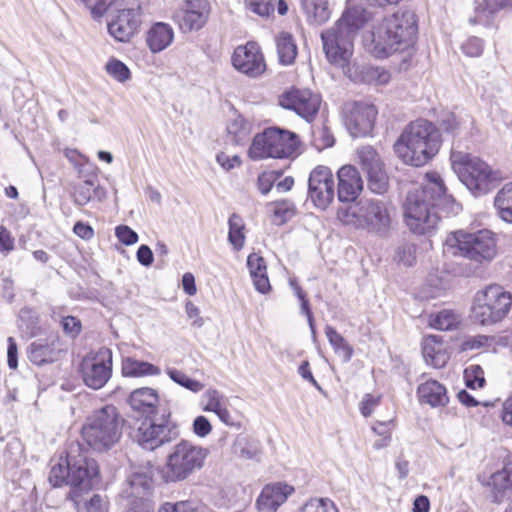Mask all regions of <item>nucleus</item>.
Instances as JSON below:
<instances>
[{"mask_svg":"<svg viewBox=\"0 0 512 512\" xmlns=\"http://www.w3.org/2000/svg\"><path fill=\"white\" fill-rule=\"evenodd\" d=\"M275 42L280 64H293L297 56V45L293 36L283 31L275 38Z\"/></svg>","mask_w":512,"mask_h":512,"instance_id":"32","label":"nucleus"},{"mask_svg":"<svg viewBox=\"0 0 512 512\" xmlns=\"http://www.w3.org/2000/svg\"><path fill=\"white\" fill-rule=\"evenodd\" d=\"M299 144V138L294 132L270 127L254 136L248 155L255 161L289 158L296 153Z\"/></svg>","mask_w":512,"mask_h":512,"instance_id":"11","label":"nucleus"},{"mask_svg":"<svg viewBox=\"0 0 512 512\" xmlns=\"http://www.w3.org/2000/svg\"><path fill=\"white\" fill-rule=\"evenodd\" d=\"M83 382L94 390L105 386L112 375V352L108 348H100L97 352L86 356L80 365Z\"/></svg>","mask_w":512,"mask_h":512,"instance_id":"14","label":"nucleus"},{"mask_svg":"<svg viewBox=\"0 0 512 512\" xmlns=\"http://www.w3.org/2000/svg\"><path fill=\"white\" fill-rule=\"evenodd\" d=\"M338 199L342 203L354 202L363 190V180L359 171L351 165L342 166L337 173Z\"/></svg>","mask_w":512,"mask_h":512,"instance_id":"20","label":"nucleus"},{"mask_svg":"<svg viewBox=\"0 0 512 512\" xmlns=\"http://www.w3.org/2000/svg\"><path fill=\"white\" fill-rule=\"evenodd\" d=\"M460 322V318L452 310H442L430 316L429 324L432 328L448 331L455 329Z\"/></svg>","mask_w":512,"mask_h":512,"instance_id":"40","label":"nucleus"},{"mask_svg":"<svg viewBox=\"0 0 512 512\" xmlns=\"http://www.w3.org/2000/svg\"><path fill=\"white\" fill-rule=\"evenodd\" d=\"M99 467L97 462L82 452L80 445H72L66 456L51 460L49 482L53 487L70 486L68 498L76 510H80L82 493H89L98 481Z\"/></svg>","mask_w":512,"mask_h":512,"instance_id":"2","label":"nucleus"},{"mask_svg":"<svg viewBox=\"0 0 512 512\" xmlns=\"http://www.w3.org/2000/svg\"><path fill=\"white\" fill-rule=\"evenodd\" d=\"M247 267L256 290L262 294L267 293L271 286L264 258L257 253H251L247 258Z\"/></svg>","mask_w":512,"mask_h":512,"instance_id":"29","label":"nucleus"},{"mask_svg":"<svg viewBox=\"0 0 512 512\" xmlns=\"http://www.w3.org/2000/svg\"><path fill=\"white\" fill-rule=\"evenodd\" d=\"M212 431V425L205 416H197L193 421V432L198 437L204 438Z\"/></svg>","mask_w":512,"mask_h":512,"instance_id":"61","label":"nucleus"},{"mask_svg":"<svg viewBox=\"0 0 512 512\" xmlns=\"http://www.w3.org/2000/svg\"><path fill=\"white\" fill-rule=\"evenodd\" d=\"M357 163L367 174L383 166V162L372 146H362L357 149Z\"/></svg>","mask_w":512,"mask_h":512,"instance_id":"37","label":"nucleus"},{"mask_svg":"<svg viewBox=\"0 0 512 512\" xmlns=\"http://www.w3.org/2000/svg\"><path fill=\"white\" fill-rule=\"evenodd\" d=\"M65 156L77 170L78 176L80 178H86L87 176L94 174L96 169L95 166L77 150L66 149Z\"/></svg>","mask_w":512,"mask_h":512,"instance_id":"42","label":"nucleus"},{"mask_svg":"<svg viewBox=\"0 0 512 512\" xmlns=\"http://www.w3.org/2000/svg\"><path fill=\"white\" fill-rule=\"evenodd\" d=\"M158 402L159 398L157 392L148 387L134 390L129 397L131 408L136 412L147 415L148 418L158 415Z\"/></svg>","mask_w":512,"mask_h":512,"instance_id":"25","label":"nucleus"},{"mask_svg":"<svg viewBox=\"0 0 512 512\" xmlns=\"http://www.w3.org/2000/svg\"><path fill=\"white\" fill-rule=\"evenodd\" d=\"M208 456V449L188 440L175 444L166 458L163 477L167 482H178L187 479L200 470Z\"/></svg>","mask_w":512,"mask_h":512,"instance_id":"10","label":"nucleus"},{"mask_svg":"<svg viewBox=\"0 0 512 512\" xmlns=\"http://www.w3.org/2000/svg\"><path fill=\"white\" fill-rule=\"evenodd\" d=\"M216 160L218 164L226 171H229L237 166H240L241 160L237 155L229 156L224 152L217 154Z\"/></svg>","mask_w":512,"mask_h":512,"instance_id":"64","label":"nucleus"},{"mask_svg":"<svg viewBox=\"0 0 512 512\" xmlns=\"http://www.w3.org/2000/svg\"><path fill=\"white\" fill-rule=\"evenodd\" d=\"M93 176L94 179L87 176V179L74 186L72 196L76 205L85 206L91 201L93 195L97 196L99 199L105 197L106 191L96 184L95 173Z\"/></svg>","mask_w":512,"mask_h":512,"instance_id":"30","label":"nucleus"},{"mask_svg":"<svg viewBox=\"0 0 512 512\" xmlns=\"http://www.w3.org/2000/svg\"><path fill=\"white\" fill-rule=\"evenodd\" d=\"M115 235L124 245H133L138 242V234L127 225H119L115 228Z\"/></svg>","mask_w":512,"mask_h":512,"instance_id":"57","label":"nucleus"},{"mask_svg":"<svg viewBox=\"0 0 512 512\" xmlns=\"http://www.w3.org/2000/svg\"><path fill=\"white\" fill-rule=\"evenodd\" d=\"M234 452L245 459H252L257 455V448L249 446L245 437H238L234 443Z\"/></svg>","mask_w":512,"mask_h":512,"instance_id":"58","label":"nucleus"},{"mask_svg":"<svg viewBox=\"0 0 512 512\" xmlns=\"http://www.w3.org/2000/svg\"><path fill=\"white\" fill-rule=\"evenodd\" d=\"M131 491L129 495L134 496L135 500L131 502L127 512H154L151 501L145 498V495L151 489V481L143 474H134L129 479Z\"/></svg>","mask_w":512,"mask_h":512,"instance_id":"22","label":"nucleus"},{"mask_svg":"<svg viewBox=\"0 0 512 512\" xmlns=\"http://www.w3.org/2000/svg\"><path fill=\"white\" fill-rule=\"evenodd\" d=\"M482 39L471 36L461 46L463 53L469 57H479L483 52Z\"/></svg>","mask_w":512,"mask_h":512,"instance_id":"55","label":"nucleus"},{"mask_svg":"<svg viewBox=\"0 0 512 512\" xmlns=\"http://www.w3.org/2000/svg\"><path fill=\"white\" fill-rule=\"evenodd\" d=\"M426 183L409 190L405 203L404 215L409 229L415 234L430 233L438 224L439 215L436 209L446 214H457L461 205L451 195L437 172H429L425 176Z\"/></svg>","mask_w":512,"mask_h":512,"instance_id":"1","label":"nucleus"},{"mask_svg":"<svg viewBox=\"0 0 512 512\" xmlns=\"http://www.w3.org/2000/svg\"><path fill=\"white\" fill-rule=\"evenodd\" d=\"M417 37L415 14L398 11L385 17L370 34V52L377 58H386L396 52L413 48Z\"/></svg>","mask_w":512,"mask_h":512,"instance_id":"3","label":"nucleus"},{"mask_svg":"<svg viewBox=\"0 0 512 512\" xmlns=\"http://www.w3.org/2000/svg\"><path fill=\"white\" fill-rule=\"evenodd\" d=\"M299 512H339L335 503L329 498H311L300 508Z\"/></svg>","mask_w":512,"mask_h":512,"instance_id":"48","label":"nucleus"},{"mask_svg":"<svg viewBox=\"0 0 512 512\" xmlns=\"http://www.w3.org/2000/svg\"><path fill=\"white\" fill-rule=\"evenodd\" d=\"M232 64L236 70L251 78L262 75L266 69L263 54L254 42L238 46L232 55Z\"/></svg>","mask_w":512,"mask_h":512,"instance_id":"17","label":"nucleus"},{"mask_svg":"<svg viewBox=\"0 0 512 512\" xmlns=\"http://www.w3.org/2000/svg\"><path fill=\"white\" fill-rule=\"evenodd\" d=\"M141 23L142 10L140 6L124 8L118 10L108 23V32L115 40L128 42L138 31Z\"/></svg>","mask_w":512,"mask_h":512,"instance_id":"18","label":"nucleus"},{"mask_svg":"<svg viewBox=\"0 0 512 512\" xmlns=\"http://www.w3.org/2000/svg\"><path fill=\"white\" fill-rule=\"evenodd\" d=\"M496 343V338L494 336L488 335H476L466 337L462 344V351H472V350H487L491 348Z\"/></svg>","mask_w":512,"mask_h":512,"instance_id":"47","label":"nucleus"},{"mask_svg":"<svg viewBox=\"0 0 512 512\" xmlns=\"http://www.w3.org/2000/svg\"><path fill=\"white\" fill-rule=\"evenodd\" d=\"M319 137L314 133L313 145L318 150L331 147L334 144V138L326 127L321 128L318 131Z\"/></svg>","mask_w":512,"mask_h":512,"instance_id":"59","label":"nucleus"},{"mask_svg":"<svg viewBox=\"0 0 512 512\" xmlns=\"http://www.w3.org/2000/svg\"><path fill=\"white\" fill-rule=\"evenodd\" d=\"M86 493H82V503L78 512H108L107 500L99 494H94L89 499L85 498Z\"/></svg>","mask_w":512,"mask_h":512,"instance_id":"49","label":"nucleus"},{"mask_svg":"<svg viewBox=\"0 0 512 512\" xmlns=\"http://www.w3.org/2000/svg\"><path fill=\"white\" fill-rule=\"evenodd\" d=\"M252 131L251 123L241 115L236 116L227 124V132L236 144H243L249 139Z\"/></svg>","mask_w":512,"mask_h":512,"instance_id":"36","label":"nucleus"},{"mask_svg":"<svg viewBox=\"0 0 512 512\" xmlns=\"http://www.w3.org/2000/svg\"><path fill=\"white\" fill-rule=\"evenodd\" d=\"M494 206L503 221L512 223V181L504 184L496 193Z\"/></svg>","mask_w":512,"mask_h":512,"instance_id":"33","label":"nucleus"},{"mask_svg":"<svg viewBox=\"0 0 512 512\" xmlns=\"http://www.w3.org/2000/svg\"><path fill=\"white\" fill-rule=\"evenodd\" d=\"M512 305L511 294L500 285H489L475 294L472 317L475 322L488 326L502 321Z\"/></svg>","mask_w":512,"mask_h":512,"instance_id":"12","label":"nucleus"},{"mask_svg":"<svg viewBox=\"0 0 512 512\" xmlns=\"http://www.w3.org/2000/svg\"><path fill=\"white\" fill-rule=\"evenodd\" d=\"M229 232L228 240L236 251L243 248L245 235L243 233L244 223L242 218L237 214H232L228 220Z\"/></svg>","mask_w":512,"mask_h":512,"instance_id":"41","label":"nucleus"},{"mask_svg":"<svg viewBox=\"0 0 512 512\" xmlns=\"http://www.w3.org/2000/svg\"><path fill=\"white\" fill-rule=\"evenodd\" d=\"M18 327L26 336H35L39 331L37 312L28 307L22 308L18 316Z\"/></svg>","mask_w":512,"mask_h":512,"instance_id":"38","label":"nucleus"},{"mask_svg":"<svg viewBox=\"0 0 512 512\" xmlns=\"http://www.w3.org/2000/svg\"><path fill=\"white\" fill-rule=\"evenodd\" d=\"M415 247L412 244H404L398 248L397 257L405 266H412L415 262Z\"/></svg>","mask_w":512,"mask_h":512,"instance_id":"60","label":"nucleus"},{"mask_svg":"<svg viewBox=\"0 0 512 512\" xmlns=\"http://www.w3.org/2000/svg\"><path fill=\"white\" fill-rule=\"evenodd\" d=\"M276 0H245L246 7L253 13L268 17L274 12Z\"/></svg>","mask_w":512,"mask_h":512,"instance_id":"53","label":"nucleus"},{"mask_svg":"<svg viewBox=\"0 0 512 512\" xmlns=\"http://www.w3.org/2000/svg\"><path fill=\"white\" fill-rule=\"evenodd\" d=\"M177 436L176 425L170 420V412L164 409L160 415L143 421L133 437L143 449L153 451Z\"/></svg>","mask_w":512,"mask_h":512,"instance_id":"13","label":"nucleus"},{"mask_svg":"<svg viewBox=\"0 0 512 512\" xmlns=\"http://www.w3.org/2000/svg\"><path fill=\"white\" fill-rule=\"evenodd\" d=\"M450 161L459 180L475 196L488 193L499 180L498 173L477 156L452 151Z\"/></svg>","mask_w":512,"mask_h":512,"instance_id":"8","label":"nucleus"},{"mask_svg":"<svg viewBox=\"0 0 512 512\" xmlns=\"http://www.w3.org/2000/svg\"><path fill=\"white\" fill-rule=\"evenodd\" d=\"M300 3L309 24L321 25L329 20L328 0H300Z\"/></svg>","mask_w":512,"mask_h":512,"instance_id":"31","label":"nucleus"},{"mask_svg":"<svg viewBox=\"0 0 512 512\" xmlns=\"http://www.w3.org/2000/svg\"><path fill=\"white\" fill-rule=\"evenodd\" d=\"M444 252L463 256L480 264L489 263L497 255L496 236L487 229L475 233L452 232L445 240Z\"/></svg>","mask_w":512,"mask_h":512,"instance_id":"7","label":"nucleus"},{"mask_svg":"<svg viewBox=\"0 0 512 512\" xmlns=\"http://www.w3.org/2000/svg\"><path fill=\"white\" fill-rule=\"evenodd\" d=\"M365 22V15L360 9H347L331 28L321 33L327 60L330 64L342 69L346 76H350L354 37Z\"/></svg>","mask_w":512,"mask_h":512,"instance_id":"5","label":"nucleus"},{"mask_svg":"<svg viewBox=\"0 0 512 512\" xmlns=\"http://www.w3.org/2000/svg\"><path fill=\"white\" fill-rule=\"evenodd\" d=\"M208 15L206 12L186 10L180 26L185 31L199 30L206 23Z\"/></svg>","mask_w":512,"mask_h":512,"instance_id":"46","label":"nucleus"},{"mask_svg":"<svg viewBox=\"0 0 512 512\" xmlns=\"http://www.w3.org/2000/svg\"><path fill=\"white\" fill-rule=\"evenodd\" d=\"M509 7H512V0H485L484 6L476 9V21L488 24L493 14Z\"/></svg>","mask_w":512,"mask_h":512,"instance_id":"39","label":"nucleus"},{"mask_svg":"<svg viewBox=\"0 0 512 512\" xmlns=\"http://www.w3.org/2000/svg\"><path fill=\"white\" fill-rule=\"evenodd\" d=\"M463 124L462 118L450 111L442 112L438 117L439 129L452 137L460 133Z\"/></svg>","mask_w":512,"mask_h":512,"instance_id":"43","label":"nucleus"},{"mask_svg":"<svg viewBox=\"0 0 512 512\" xmlns=\"http://www.w3.org/2000/svg\"><path fill=\"white\" fill-rule=\"evenodd\" d=\"M440 146L439 129L428 120L418 119L405 127L393 148L403 163L421 167L438 153Z\"/></svg>","mask_w":512,"mask_h":512,"instance_id":"4","label":"nucleus"},{"mask_svg":"<svg viewBox=\"0 0 512 512\" xmlns=\"http://www.w3.org/2000/svg\"><path fill=\"white\" fill-rule=\"evenodd\" d=\"M107 73L118 82H125L130 79L129 68L118 59H111L106 64Z\"/></svg>","mask_w":512,"mask_h":512,"instance_id":"51","label":"nucleus"},{"mask_svg":"<svg viewBox=\"0 0 512 512\" xmlns=\"http://www.w3.org/2000/svg\"><path fill=\"white\" fill-rule=\"evenodd\" d=\"M122 372L125 376L141 377L148 375H159V367L145 361L126 358L122 363Z\"/></svg>","mask_w":512,"mask_h":512,"instance_id":"34","label":"nucleus"},{"mask_svg":"<svg viewBox=\"0 0 512 512\" xmlns=\"http://www.w3.org/2000/svg\"><path fill=\"white\" fill-rule=\"evenodd\" d=\"M123 422L117 408L106 405L87 417L82 427V437L92 449L108 451L120 440Z\"/></svg>","mask_w":512,"mask_h":512,"instance_id":"6","label":"nucleus"},{"mask_svg":"<svg viewBox=\"0 0 512 512\" xmlns=\"http://www.w3.org/2000/svg\"><path fill=\"white\" fill-rule=\"evenodd\" d=\"M271 205L273 206V213L275 217L278 218L281 223L290 220L295 215L296 208L292 201L281 200L276 201Z\"/></svg>","mask_w":512,"mask_h":512,"instance_id":"52","label":"nucleus"},{"mask_svg":"<svg viewBox=\"0 0 512 512\" xmlns=\"http://www.w3.org/2000/svg\"><path fill=\"white\" fill-rule=\"evenodd\" d=\"M379 403H380V396L366 394L360 403L361 414L364 417H369L373 413L375 408L379 405Z\"/></svg>","mask_w":512,"mask_h":512,"instance_id":"62","label":"nucleus"},{"mask_svg":"<svg viewBox=\"0 0 512 512\" xmlns=\"http://www.w3.org/2000/svg\"><path fill=\"white\" fill-rule=\"evenodd\" d=\"M114 0H94L90 5H86L94 19L101 18L112 5Z\"/></svg>","mask_w":512,"mask_h":512,"instance_id":"63","label":"nucleus"},{"mask_svg":"<svg viewBox=\"0 0 512 512\" xmlns=\"http://www.w3.org/2000/svg\"><path fill=\"white\" fill-rule=\"evenodd\" d=\"M377 109L373 104L356 102L346 118V126L353 137L369 135L374 127Z\"/></svg>","mask_w":512,"mask_h":512,"instance_id":"19","label":"nucleus"},{"mask_svg":"<svg viewBox=\"0 0 512 512\" xmlns=\"http://www.w3.org/2000/svg\"><path fill=\"white\" fill-rule=\"evenodd\" d=\"M417 396L421 403L428 404L431 407H443L449 402L445 386L432 379L418 386Z\"/></svg>","mask_w":512,"mask_h":512,"instance_id":"26","label":"nucleus"},{"mask_svg":"<svg viewBox=\"0 0 512 512\" xmlns=\"http://www.w3.org/2000/svg\"><path fill=\"white\" fill-rule=\"evenodd\" d=\"M293 492L294 488L286 483L268 484L258 496L256 506L261 512H276Z\"/></svg>","mask_w":512,"mask_h":512,"instance_id":"21","label":"nucleus"},{"mask_svg":"<svg viewBox=\"0 0 512 512\" xmlns=\"http://www.w3.org/2000/svg\"><path fill=\"white\" fill-rule=\"evenodd\" d=\"M157 512H197V509L190 501L165 502Z\"/></svg>","mask_w":512,"mask_h":512,"instance_id":"56","label":"nucleus"},{"mask_svg":"<svg viewBox=\"0 0 512 512\" xmlns=\"http://www.w3.org/2000/svg\"><path fill=\"white\" fill-rule=\"evenodd\" d=\"M203 401H205L203 410L213 413L225 405L223 395L216 389L206 390L203 394Z\"/></svg>","mask_w":512,"mask_h":512,"instance_id":"54","label":"nucleus"},{"mask_svg":"<svg viewBox=\"0 0 512 512\" xmlns=\"http://www.w3.org/2000/svg\"><path fill=\"white\" fill-rule=\"evenodd\" d=\"M174 39V31L169 24L158 22L147 33V45L153 53L165 50Z\"/></svg>","mask_w":512,"mask_h":512,"instance_id":"28","label":"nucleus"},{"mask_svg":"<svg viewBox=\"0 0 512 512\" xmlns=\"http://www.w3.org/2000/svg\"><path fill=\"white\" fill-rule=\"evenodd\" d=\"M166 373L172 381L193 393H198L204 389L203 383L190 378L181 370L175 368H167Z\"/></svg>","mask_w":512,"mask_h":512,"instance_id":"44","label":"nucleus"},{"mask_svg":"<svg viewBox=\"0 0 512 512\" xmlns=\"http://www.w3.org/2000/svg\"><path fill=\"white\" fill-rule=\"evenodd\" d=\"M59 354L60 350L56 348L55 341L48 339L33 341L27 349L28 359L37 366L57 361Z\"/></svg>","mask_w":512,"mask_h":512,"instance_id":"24","label":"nucleus"},{"mask_svg":"<svg viewBox=\"0 0 512 512\" xmlns=\"http://www.w3.org/2000/svg\"><path fill=\"white\" fill-rule=\"evenodd\" d=\"M337 217L344 224L365 228L379 235H385L391 225L387 203L378 199H364L356 205L340 207Z\"/></svg>","mask_w":512,"mask_h":512,"instance_id":"9","label":"nucleus"},{"mask_svg":"<svg viewBox=\"0 0 512 512\" xmlns=\"http://www.w3.org/2000/svg\"><path fill=\"white\" fill-rule=\"evenodd\" d=\"M325 335L335 353L342 358L343 362H349L353 356L352 346L330 325H326Z\"/></svg>","mask_w":512,"mask_h":512,"instance_id":"35","label":"nucleus"},{"mask_svg":"<svg viewBox=\"0 0 512 512\" xmlns=\"http://www.w3.org/2000/svg\"><path fill=\"white\" fill-rule=\"evenodd\" d=\"M367 175V185L371 192L375 194H383L388 189V176L383 166L371 171Z\"/></svg>","mask_w":512,"mask_h":512,"instance_id":"45","label":"nucleus"},{"mask_svg":"<svg viewBox=\"0 0 512 512\" xmlns=\"http://www.w3.org/2000/svg\"><path fill=\"white\" fill-rule=\"evenodd\" d=\"M308 197L320 209H326L334 199V177L327 166L315 167L308 178Z\"/></svg>","mask_w":512,"mask_h":512,"instance_id":"16","label":"nucleus"},{"mask_svg":"<svg viewBox=\"0 0 512 512\" xmlns=\"http://www.w3.org/2000/svg\"><path fill=\"white\" fill-rule=\"evenodd\" d=\"M422 354L428 365L442 368L449 360V354L438 336H428L422 344Z\"/></svg>","mask_w":512,"mask_h":512,"instance_id":"27","label":"nucleus"},{"mask_svg":"<svg viewBox=\"0 0 512 512\" xmlns=\"http://www.w3.org/2000/svg\"><path fill=\"white\" fill-rule=\"evenodd\" d=\"M278 103L282 108L293 111L311 123L319 112L322 99L310 89L291 88L279 96Z\"/></svg>","mask_w":512,"mask_h":512,"instance_id":"15","label":"nucleus"},{"mask_svg":"<svg viewBox=\"0 0 512 512\" xmlns=\"http://www.w3.org/2000/svg\"><path fill=\"white\" fill-rule=\"evenodd\" d=\"M486 485L494 502L500 503L505 498L512 500V463H505L501 470L494 472Z\"/></svg>","mask_w":512,"mask_h":512,"instance_id":"23","label":"nucleus"},{"mask_svg":"<svg viewBox=\"0 0 512 512\" xmlns=\"http://www.w3.org/2000/svg\"><path fill=\"white\" fill-rule=\"evenodd\" d=\"M466 386L471 389L482 388L485 384L484 371L479 365H470L464 371Z\"/></svg>","mask_w":512,"mask_h":512,"instance_id":"50","label":"nucleus"}]
</instances>
